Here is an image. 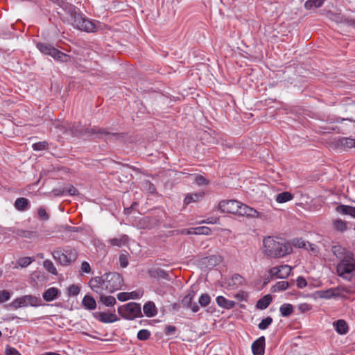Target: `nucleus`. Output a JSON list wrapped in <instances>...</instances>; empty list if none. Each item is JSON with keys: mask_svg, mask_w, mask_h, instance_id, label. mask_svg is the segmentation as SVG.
<instances>
[{"mask_svg": "<svg viewBox=\"0 0 355 355\" xmlns=\"http://www.w3.org/2000/svg\"><path fill=\"white\" fill-rule=\"evenodd\" d=\"M141 297V295L137 291H132L130 293L123 292L119 293L117 295V298L119 301L124 302L130 299H138Z\"/></svg>", "mask_w": 355, "mask_h": 355, "instance_id": "b1692460", "label": "nucleus"}, {"mask_svg": "<svg viewBox=\"0 0 355 355\" xmlns=\"http://www.w3.org/2000/svg\"><path fill=\"white\" fill-rule=\"evenodd\" d=\"M69 294L70 295L76 296L80 293V288L76 285H71L68 288Z\"/></svg>", "mask_w": 355, "mask_h": 355, "instance_id": "09e8293b", "label": "nucleus"}, {"mask_svg": "<svg viewBox=\"0 0 355 355\" xmlns=\"http://www.w3.org/2000/svg\"><path fill=\"white\" fill-rule=\"evenodd\" d=\"M60 8L62 11L58 13L64 23L72 25L79 31L87 33L94 32L96 30V24L89 19L84 17L72 4L62 1Z\"/></svg>", "mask_w": 355, "mask_h": 355, "instance_id": "f257e3e1", "label": "nucleus"}, {"mask_svg": "<svg viewBox=\"0 0 355 355\" xmlns=\"http://www.w3.org/2000/svg\"><path fill=\"white\" fill-rule=\"evenodd\" d=\"M60 295V291L55 287H51L46 290L43 295V299L46 302H51L55 300Z\"/></svg>", "mask_w": 355, "mask_h": 355, "instance_id": "6ab92c4d", "label": "nucleus"}, {"mask_svg": "<svg viewBox=\"0 0 355 355\" xmlns=\"http://www.w3.org/2000/svg\"><path fill=\"white\" fill-rule=\"evenodd\" d=\"M194 234L198 235H209L211 233V230L208 227L200 226L194 227Z\"/></svg>", "mask_w": 355, "mask_h": 355, "instance_id": "4c0bfd02", "label": "nucleus"}, {"mask_svg": "<svg viewBox=\"0 0 355 355\" xmlns=\"http://www.w3.org/2000/svg\"><path fill=\"white\" fill-rule=\"evenodd\" d=\"M331 251L340 261L350 258L354 255L352 252L338 243H334L331 245Z\"/></svg>", "mask_w": 355, "mask_h": 355, "instance_id": "f8f14e48", "label": "nucleus"}, {"mask_svg": "<svg viewBox=\"0 0 355 355\" xmlns=\"http://www.w3.org/2000/svg\"><path fill=\"white\" fill-rule=\"evenodd\" d=\"M10 293L7 290L0 291V303L5 302L10 300Z\"/></svg>", "mask_w": 355, "mask_h": 355, "instance_id": "49530a36", "label": "nucleus"}, {"mask_svg": "<svg viewBox=\"0 0 355 355\" xmlns=\"http://www.w3.org/2000/svg\"><path fill=\"white\" fill-rule=\"evenodd\" d=\"M279 311L282 317H288L293 312V306L291 304H283L280 308Z\"/></svg>", "mask_w": 355, "mask_h": 355, "instance_id": "c756f323", "label": "nucleus"}, {"mask_svg": "<svg viewBox=\"0 0 355 355\" xmlns=\"http://www.w3.org/2000/svg\"><path fill=\"white\" fill-rule=\"evenodd\" d=\"M83 306L89 310H94L96 307V300L90 295H85L83 300Z\"/></svg>", "mask_w": 355, "mask_h": 355, "instance_id": "cd10ccee", "label": "nucleus"}, {"mask_svg": "<svg viewBox=\"0 0 355 355\" xmlns=\"http://www.w3.org/2000/svg\"><path fill=\"white\" fill-rule=\"evenodd\" d=\"M297 308L301 313H306L311 311L313 308V306L311 304L304 302L300 304Z\"/></svg>", "mask_w": 355, "mask_h": 355, "instance_id": "de8ad7c7", "label": "nucleus"}, {"mask_svg": "<svg viewBox=\"0 0 355 355\" xmlns=\"http://www.w3.org/2000/svg\"><path fill=\"white\" fill-rule=\"evenodd\" d=\"M237 215L247 216L250 218H260L263 217V214L257 211L256 209L248 207L241 202V206H238Z\"/></svg>", "mask_w": 355, "mask_h": 355, "instance_id": "4468645a", "label": "nucleus"}, {"mask_svg": "<svg viewBox=\"0 0 355 355\" xmlns=\"http://www.w3.org/2000/svg\"><path fill=\"white\" fill-rule=\"evenodd\" d=\"M176 331V327L175 326H168L166 327L165 333L166 335H172Z\"/></svg>", "mask_w": 355, "mask_h": 355, "instance_id": "bf43d9fd", "label": "nucleus"}, {"mask_svg": "<svg viewBox=\"0 0 355 355\" xmlns=\"http://www.w3.org/2000/svg\"><path fill=\"white\" fill-rule=\"evenodd\" d=\"M265 337L261 336L252 344V351L254 355H263L265 352Z\"/></svg>", "mask_w": 355, "mask_h": 355, "instance_id": "dca6fc26", "label": "nucleus"}, {"mask_svg": "<svg viewBox=\"0 0 355 355\" xmlns=\"http://www.w3.org/2000/svg\"><path fill=\"white\" fill-rule=\"evenodd\" d=\"M68 193L71 195V196H75L78 193V191L77 189L73 187H71L69 189H68Z\"/></svg>", "mask_w": 355, "mask_h": 355, "instance_id": "052dcab7", "label": "nucleus"}, {"mask_svg": "<svg viewBox=\"0 0 355 355\" xmlns=\"http://www.w3.org/2000/svg\"><path fill=\"white\" fill-rule=\"evenodd\" d=\"M81 270L85 273H89L91 272L89 263L87 261H83L81 264Z\"/></svg>", "mask_w": 355, "mask_h": 355, "instance_id": "6e6d98bb", "label": "nucleus"}, {"mask_svg": "<svg viewBox=\"0 0 355 355\" xmlns=\"http://www.w3.org/2000/svg\"><path fill=\"white\" fill-rule=\"evenodd\" d=\"M194 296V291H189V293L182 299V304L183 306L186 308H190L193 312L196 313L199 311V307L196 303H192Z\"/></svg>", "mask_w": 355, "mask_h": 355, "instance_id": "2eb2a0df", "label": "nucleus"}, {"mask_svg": "<svg viewBox=\"0 0 355 355\" xmlns=\"http://www.w3.org/2000/svg\"><path fill=\"white\" fill-rule=\"evenodd\" d=\"M324 1L325 0H307L304 3V6L306 9L317 8L322 6Z\"/></svg>", "mask_w": 355, "mask_h": 355, "instance_id": "2f4dec72", "label": "nucleus"}, {"mask_svg": "<svg viewBox=\"0 0 355 355\" xmlns=\"http://www.w3.org/2000/svg\"><path fill=\"white\" fill-rule=\"evenodd\" d=\"M54 194L56 196L60 195V192H58L57 190H53Z\"/></svg>", "mask_w": 355, "mask_h": 355, "instance_id": "774afa93", "label": "nucleus"}, {"mask_svg": "<svg viewBox=\"0 0 355 355\" xmlns=\"http://www.w3.org/2000/svg\"><path fill=\"white\" fill-rule=\"evenodd\" d=\"M128 241V236L127 235H121L119 238L110 239L108 243L112 246L121 247L125 245Z\"/></svg>", "mask_w": 355, "mask_h": 355, "instance_id": "a878e982", "label": "nucleus"}, {"mask_svg": "<svg viewBox=\"0 0 355 355\" xmlns=\"http://www.w3.org/2000/svg\"><path fill=\"white\" fill-rule=\"evenodd\" d=\"M144 313L147 317H153L157 315V310L153 302H148L143 308Z\"/></svg>", "mask_w": 355, "mask_h": 355, "instance_id": "4be33fe9", "label": "nucleus"}, {"mask_svg": "<svg viewBox=\"0 0 355 355\" xmlns=\"http://www.w3.org/2000/svg\"><path fill=\"white\" fill-rule=\"evenodd\" d=\"M308 250H310L314 252H316V246L312 243H308Z\"/></svg>", "mask_w": 355, "mask_h": 355, "instance_id": "0e129e2a", "label": "nucleus"}, {"mask_svg": "<svg viewBox=\"0 0 355 355\" xmlns=\"http://www.w3.org/2000/svg\"><path fill=\"white\" fill-rule=\"evenodd\" d=\"M346 291L347 290L344 288L341 287H335L331 288L327 290H321L315 292L313 295L315 298H321V299H331L335 297H343V292Z\"/></svg>", "mask_w": 355, "mask_h": 355, "instance_id": "9d476101", "label": "nucleus"}, {"mask_svg": "<svg viewBox=\"0 0 355 355\" xmlns=\"http://www.w3.org/2000/svg\"><path fill=\"white\" fill-rule=\"evenodd\" d=\"M235 297L240 301H245L247 300L248 294L244 291H240L235 295Z\"/></svg>", "mask_w": 355, "mask_h": 355, "instance_id": "864d4df0", "label": "nucleus"}, {"mask_svg": "<svg viewBox=\"0 0 355 355\" xmlns=\"http://www.w3.org/2000/svg\"><path fill=\"white\" fill-rule=\"evenodd\" d=\"M195 182L198 185H203L207 184V180L202 175H198L195 178Z\"/></svg>", "mask_w": 355, "mask_h": 355, "instance_id": "5fc2aeb1", "label": "nucleus"}, {"mask_svg": "<svg viewBox=\"0 0 355 355\" xmlns=\"http://www.w3.org/2000/svg\"><path fill=\"white\" fill-rule=\"evenodd\" d=\"M334 227L336 230L343 232L347 230V224L341 219H336L333 223Z\"/></svg>", "mask_w": 355, "mask_h": 355, "instance_id": "f704fd0d", "label": "nucleus"}, {"mask_svg": "<svg viewBox=\"0 0 355 355\" xmlns=\"http://www.w3.org/2000/svg\"><path fill=\"white\" fill-rule=\"evenodd\" d=\"M150 332L147 329H141L137 334V338L140 340H146L150 338Z\"/></svg>", "mask_w": 355, "mask_h": 355, "instance_id": "79ce46f5", "label": "nucleus"}, {"mask_svg": "<svg viewBox=\"0 0 355 355\" xmlns=\"http://www.w3.org/2000/svg\"><path fill=\"white\" fill-rule=\"evenodd\" d=\"M216 302L219 306L227 309L234 307L236 304L235 302L227 300L223 296H218L216 297Z\"/></svg>", "mask_w": 355, "mask_h": 355, "instance_id": "5701e85b", "label": "nucleus"}, {"mask_svg": "<svg viewBox=\"0 0 355 355\" xmlns=\"http://www.w3.org/2000/svg\"><path fill=\"white\" fill-rule=\"evenodd\" d=\"M90 132L92 134H99L102 137L105 136L107 139H112L117 138L119 137V135L116 134H111L110 132H107L104 130H101L100 129L96 130L94 128H92Z\"/></svg>", "mask_w": 355, "mask_h": 355, "instance_id": "72a5a7b5", "label": "nucleus"}, {"mask_svg": "<svg viewBox=\"0 0 355 355\" xmlns=\"http://www.w3.org/2000/svg\"><path fill=\"white\" fill-rule=\"evenodd\" d=\"M333 326L336 332L340 335L346 334L349 331L347 323L345 320L340 319L333 323Z\"/></svg>", "mask_w": 355, "mask_h": 355, "instance_id": "aec40b11", "label": "nucleus"}, {"mask_svg": "<svg viewBox=\"0 0 355 355\" xmlns=\"http://www.w3.org/2000/svg\"><path fill=\"white\" fill-rule=\"evenodd\" d=\"M272 302V297L270 295H266L259 299L256 304V307L258 309L263 310L266 309L271 303Z\"/></svg>", "mask_w": 355, "mask_h": 355, "instance_id": "bb28decb", "label": "nucleus"}, {"mask_svg": "<svg viewBox=\"0 0 355 355\" xmlns=\"http://www.w3.org/2000/svg\"><path fill=\"white\" fill-rule=\"evenodd\" d=\"M293 196L290 192L284 191L279 193L276 196V201L278 203H284L288 201H290L293 199Z\"/></svg>", "mask_w": 355, "mask_h": 355, "instance_id": "c85d7f7f", "label": "nucleus"}, {"mask_svg": "<svg viewBox=\"0 0 355 355\" xmlns=\"http://www.w3.org/2000/svg\"><path fill=\"white\" fill-rule=\"evenodd\" d=\"M272 318L270 316H268L261 321L258 324V327L259 329L265 330L272 324Z\"/></svg>", "mask_w": 355, "mask_h": 355, "instance_id": "58836bf2", "label": "nucleus"}, {"mask_svg": "<svg viewBox=\"0 0 355 355\" xmlns=\"http://www.w3.org/2000/svg\"><path fill=\"white\" fill-rule=\"evenodd\" d=\"M37 46L41 53L49 55L57 60L68 62L70 60L69 55L60 51L50 44L39 43Z\"/></svg>", "mask_w": 355, "mask_h": 355, "instance_id": "423d86ee", "label": "nucleus"}, {"mask_svg": "<svg viewBox=\"0 0 355 355\" xmlns=\"http://www.w3.org/2000/svg\"><path fill=\"white\" fill-rule=\"evenodd\" d=\"M338 275L345 279L349 280L355 275V259L354 255L340 261L336 267Z\"/></svg>", "mask_w": 355, "mask_h": 355, "instance_id": "20e7f679", "label": "nucleus"}, {"mask_svg": "<svg viewBox=\"0 0 355 355\" xmlns=\"http://www.w3.org/2000/svg\"><path fill=\"white\" fill-rule=\"evenodd\" d=\"M96 318L101 322L105 323H112L116 322L118 319L114 313L100 312L96 314Z\"/></svg>", "mask_w": 355, "mask_h": 355, "instance_id": "a211bd4d", "label": "nucleus"}, {"mask_svg": "<svg viewBox=\"0 0 355 355\" xmlns=\"http://www.w3.org/2000/svg\"><path fill=\"white\" fill-rule=\"evenodd\" d=\"M37 215L40 218L45 220H47L49 218V216L44 207H40L38 208Z\"/></svg>", "mask_w": 355, "mask_h": 355, "instance_id": "a18cd8bd", "label": "nucleus"}, {"mask_svg": "<svg viewBox=\"0 0 355 355\" xmlns=\"http://www.w3.org/2000/svg\"><path fill=\"white\" fill-rule=\"evenodd\" d=\"M40 301L41 300L36 296L27 295L15 299L12 302L10 306L15 309L28 306H37L40 305Z\"/></svg>", "mask_w": 355, "mask_h": 355, "instance_id": "6e6552de", "label": "nucleus"}, {"mask_svg": "<svg viewBox=\"0 0 355 355\" xmlns=\"http://www.w3.org/2000/svg\"><path fill=\"white\" fill-rule=\"evenodd\" d=\"M53 258L61 265L67 266L74 261L78 257L77 252L74 249H68L64 251L55 250L53 252Z\"/></svg>", "mask_w": 355, "mask_h": 355, "instance_id": "0eeeda50", "label": "nucleus"}, {"mask_svg": "<svg viewBox=\"0 0 355 355\" xmlns=\"http://www.w3.org/2000/svg\"><path fill=\"white\" fill-rule=\"evenodd\" d=\"M157 275L159 277H163V278H165L166 279V277L168 276V275L166 273V272L163 270H159L158 272H157Z\"/></svg>", "mask_w": 355, "mask_h": 355, "instance_id": "e2e57ef3", "label": "nucleus"}, {"mask_svg": "<svg viewBox=\"0 0 355 355\" xmlns=\"http://www.w3.org/2000/svg\"><path fill=\"white\" fill-rule=\"evenodd\" d=\"M288 285L289 284H288V282H286V281L279 282L274 286V291H284L288 288Z\"/></svg>", "mask_w": 355, "mask_h": 355, "instance_id": "37998d69", "label": "nucleus"}, {"mask_svg": "<svg viewBox=\"0 0 355 355\" xmlns=\"http://www.w3.org/2000/svg\"><path fill=\"white\" fill-rule=\"evenodd\" d=\"M194 228H190V229H188V230H183L182 231V234H194Z\"/></svg>", "mask_w": 355, "mask_h": 355, "instance_id": "680f3d73", "label": "nucleus"}, {"mask_svg": "<svg viewBox=\"0 0 355 355\" xmlns=\"http://www.w3.org/2000/svg\"><path fill=\"white\" fill-rule=\"evenodd\" d=\"M17 236L27 239H32L36 236V233L33 231L25 230L22 229L17 230L15 232Z\"/></svg>", "mask_w": 355, "mask_h": 355, "instance_id": "473e14b6", "label": "nucleus"}, {"mask_svg": "<svg viewBox=\"0 0 355 355\" xmlns=\"http://www.w3.org/2000/svg\"><path fill=\"white\" fill-rule=\"evenodd\" d=\"M263 245L264 254L270 258L283 257L292 252L290 243L279 237H266L263 241Z\"/></svg>", "mask_w": 355, "mask_h": 355, "instance_id": "7ed1b4c3", "label": "nucleus"}, {"mask_svg": "<svg viewBox=\"0 0 355 355\" xmlns=\"http://www.w3.org/2000/svg\"><path fill=\"white\" fill-rule=\"evenodd\" d=\"M329 145L334 150L345 151L347 149L355 148V139L338 137L332 139Z\"/></svg>", "mask_w": 355, "mask_h": 355, "instance_id": "1a4fd4ad", "label": "nucleus"}, {"mask_svg": "<svg viewBox=\"0 0 355 355\" xmlns=\"http://www.w3.org/2000/svg\"><path fill=\"white\" fill-rule=\"evenodd\" d=\"M308 243L309 242H306L304 240L297 239V240L294 241V245L297 246V247H299V248H302L308 249V247H307Z\"/></svg>", "mask_w": 355, "mask_h": 355, "instance_id": "3c124183", "label": "nucleus"}, {"mask_svg": "<svg viewBox=\"0 0 355 355\" xmlns=\"http://www.w3.org/2000/svg\"><path fill=\"white\" fill-rule=\"evenodd\" d=\"M48 143L46 141H40L33 144L32 148L34 150L40 151L46 148Z\"/></svg>", "mask_w": 355, "mask_h": 355, "instance_id": "c03bdc74", "label": "nucleus"}, {"mask_svg": "<svg viewBox=\"0 0 355 355\" xmlns=\"http://www.w3.org/2000/svg\"><path fill=\"white\" fill-rule=\"evenodd\" d=\"M336 211L341 214L349 215L355 218V207L348 205H339L336 209Z\"/></svg>", "mask_w": 355, "mask_h": 355, "instance_id": "393cba45", "label": "nucleus"}, {"mask_svg": "<svg viewBox=\"0 0 355 355\" xmlns=\"http://www.w3.org/2000/svg\"><path fill=\"white\" fill-rule=\"evenodd\" d=\"M42 355H60L59 354H57L55 352H47V353H45Z\"/></svg>", "mask_w": 355, "mask_h": 355, "instance_id": "338daca9", "label": "nucleus"}, {"mask_svg": "<svg viewBox=\"0 0 355 355\" xmlns=\"http://www.w3.org/2000/svg\"><path fill=\"white\" fill-rule=\"evenodd\" d=\"M118 313L121 317L127 320H133L141 316L140 304L135 302H129L119 306Z\"/></svg>", "mask_w": 355, "mask_h": 355, "instance_id": "39448f33", "label": "nucleus"}, {"mask_svg": "<svg viewBox=\"0 0 355 355\" xmlns=\"http://www.w3.org/2000/svg\"><path fill=\"white\" fill-rule=\"evenodd\" d=\"M120 266L122 268H126L128 264V258L125 254H121L119 257Z\"/></svg>", "mask_w": 355, "mask_h": 355, "instance_id": "603ef678", "label": "nucleus"}, {"mask_svg": "<svg viewBox=\"0 0 355 355\" xmlns=\"http://www.w3.org/2000/svg\"><path fill=\"white\" fill-rule=\"evenodd\" d=\"M245 279L241 275L239 274H234L227 280L226 284L230 288L236 289L243 285Z\"/></svg>", "mask_w": 355, "mask_h": 355, "instance_id": "f3484780", "label": "nucleus"}, {"mask_svg": "<svg viewBox=\"0 0 355 355\" xmlns=\"http://www.w3.org/2000/svg\"><path fill=\"white\" fill-rule=\"evenodd\" d=\"M5 353L6 355H21L20 353L13 347H7Z\"/></svg>", "mask_w": 355, "mask_h": 355, "instance_id": "4d7b16f0", "label": "nucleus"}, {"mask_svg": "<svg viewBox=\"0 0 355 355\" xmlns=\"http://www.w3.org/2000/svg\"><path fill=\"white\" fill-rule=\"evenodd\" d=\"M99 295V302L103 304L106 306H113L116 304V299L113 296L105 295L107 293L105 291H101V293H96Z\"/></svg>", "mask_w": 355, "mask_h": 355, "instance_id": "412c9836", "label": "nucleus"}, {"mask_svg": "<svg viewBox=\"0 0 355 355\" xmlns=\"http://www.w3.org/2000/svg\"><path fill=\"white\" fill-rule=\"evenodd\" d=\"M349 25L355 28V19H350L349 21Z\"/></svg>", "mask_w": 355, "mask_h": 355, "instance_id": "69168bd1", "label": "nucleus"}, {"mask_svg": "<svg viewBox=\"0 0 355 355\" xmlns=\"http://www.w3.org/2000/svg\"><path fill=\"white\" fill-rule=\"evenodd\" d=\"M28 205V200L25 198H19L15 202V208L20 211L26 210L27 209Z\"/></svg>", "mask_w": 355, "mask_h": 355, "instance_id": "7c9ffc66", "label": "nucleus"}, {"mask_svg": "<svg viewBox=\"0 0 355 355\" xmlns=\"http://www.w3.org/2000/svg\"><path fill=\"white\" fill-rule=\"evenodd\" d=\"M44 268L50 273L57 275L58 272L53 262L50 260H45L43 263Z\"/></svg>", "mask_w": 355, "mask_h": 355, "instance_id": "e433bc0d", "label": "nucleus"}, {"mask_svg": "<svg viewBox=\"0 0 355 355\" xmlns=\"http://www.w3.org/2000/svg\"><path fill=\"white\" fill-rule=\"evenodd\" d=\"M297 286L299 288H303L306 286V280L302 277H298L296 280Z\"/></svg>", "mask_w": 355, "mask_h": 355, "instance_id": "8fccbe9b", "label": "nucleus"}, {"mask_svg": "<svg viewBox=\"0 0 355 355\" xmlns=\"http://www.w3.org/2000/svg\"><path fill=\"white\" fill-rule=\"evenodd\" d=\"M123 277L117 272L107 273L102 277H95L90 279L89 284L95 293L105 291L114 293L119 290L123 285Z\"/></svg>", "mask_w": 355, "mask_h": 355, "instance_id": "f03ea898", "label": "nucleus"}, {"mask_svg": "<svg viewBox=\"0 0 355 355\" xmlns=\"http://www.w3.org/2000/svg\"><path fill=\"white\" fill-rule=\"evenodd\" d=\"M33 261L34 259L31 257H22L19 259L17 263L21 268H25L29 266Z\"/></svg>", "mask_w": 355, "mask_h": 355, "instance_id": "a19ab883", "label": "nucleus"}, {"mask_svg": "<svg viewBox=\"0 0 355 355\" xmlns=\"http://www.w3.org/2000/svg\"><path fill=\"white\" fill-rule=\"evenodd\" d=\"M210 296L208 294L205 293L200 297L198 302L201 306L205 307L209 305V304L210 303Z\"/></svg>", "mask_w": 355, "mask_h": 355, "instance_id": "ea45409f", "label": "nucleus"}, {"mask_svg": "<svg viewBox=\"0 0 355 355\" xmlns=\"http://www.w3.org/2000/svg\"><path fill=\"white\" fill-rule=\"evenodd\" d=\"M291 270V267L288 265H282L271 268L269 270V273L272 277L285 279L289 276Z\"/></svg>", "mask_w": 355, "mask_h": 355, "instance_id": "ddd939ff", "label": "nucleus"}, {"mask_svg": "<svg viewBox=\"0 0 355 355\" xmlns=\"http://www.w3.org/2000/svg\"><path fill=\"white\" fill-rule=\"evenodd\" d=\"M238 206H241V202L235 200H222L218 205L219 209L222 212L233 214L238 212Z\"/></svg>", "mask_w": 355, "mask_h": 355, "instance_id": "9b49d317", "label": "nucleus"}, {"mask_svg": "<svg viewBox=\"0 0 355 355\" xmlns=\"http://www.w3.org/2000/svg\"><path fill=\"white\" fill-rule=\"evenodd\" d=\"M202 197L201 193H191L186 196L184 203L188 205L192 202H197Z\"/></svg>", "mask_w": 355, "mask_h": 355, "instance_id": "c9c22d12", "label": "nucleus"}, {"mask_svg": "<svg viewBox=\"0 0 355 355\" xmlns=\"http://www.w3.org/2000/svg\"><path fill=\"white\" fill-rule=\"evenodd\" d=\"M218 218H209L207 220H204L200 222V223L216 224L218 223Z\"/></svg>", "mask_w": 355, "mask_h": 355, "instance_id": "13d9d810", "label": "nucleus"}]
</instances>
